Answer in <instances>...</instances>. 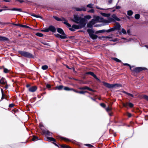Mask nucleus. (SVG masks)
<instances>
[{"label":"nucleus","instance_id":"obj_1","mask_svg":"<svg viewBox=\"0 0 148 148\" xmlns=\"http://www.w3.org/2000/svg\"><path fill=\"white\" fill-rule=\"evenodd\" d=\"M116 25L114 26L113 27L110 28L108 30L102 29L101 30L97 31L95 32V34H97L99 33L104 32H106L107 33H109L110 32H113L115 30H117L119 31L121 30V25L119 23L117 22H115Z\"/></svg>","mask_w":148,"mask_h":148},{"label":"nucleus","instance_id":"obj_2","mask_svg":"<svg viewBox=\"0 0 148 148\" xmlns=\"http://www.w3.org/2000/svg\"><path fill=\"white\" fill-rule=\"evenodd\" d=\"M73 19L71 18H70L71 21L77 24H86L87 20L85 18L76 14L73 15Z\"/></svg>","mask_w":148,"mask_h":148},{"label":"nucleus","instance_id":"obj_3","mask_svg":"<svg viewBox=\"0 0 148 148\" xmlns=\"http://www.w3.org/2000/svg\"><path fill=\"white\" fill-rule=\"evenodd\" d=\"M56 29L57 32L62 35L57 34L55 35V36L56 37L61 39H66L68 38V37L62 29L60 28H57Z\"/></svg>","mask_w":148,"mask_h":148},{"label":"nucleus","instance_id":"obj_4","mask_svg":"<svg viewBox=\"0 0 148 148\" xmlns=\"http://www.w3.org/2000/svg\"><path fill=\"white\" fill-rule=\"evenodd\" d=\"M18 53L21 56L28 58H34L33 55L31 53L25 51H18Z\"/></svg>","mask_w":148,"mask_h":148},{"label":"nucleus","instance_id":"obj_5","mask_svg":"<svg viewBox=\"0 0 148 148\" xmlns=\"http://www.w3.org/2000/svg\"><path fill=\"white\" fill-rule=\"evenodd\" d=\"M79 25H73L72 26V28H69V29L72 31L74 32L75 31V29H82L85 27L86 24H79Z\"/></svg>","mask_w":148,"mask_h":148},{"label":"nucleus","instance_id":"obj_6","mask_svg":"<svg viewBox=\"0 0 148 148\" xmlns=\"http://www.w3.org/2000/svg\"><path fill=\"white\" fill-rule=\"evenodd\" d=\"M103 83L105 86L109 88H112L115 87L121 86V84H110L105 82H103Z\"/></svg>","mask_w":148,"mask_h":148},{"label":"nucleus","instance_id":"obj_7","mask_svg":"<svg viewBox=\"0 0 148 148\" xmlns=\"http://www.w3.org/2000/svg\"><path fill=\"white\" fill-rule=\"evenodd\" d=\"M87 31L90 37L92 39L95 40L98 38V36L97 35L93 34L94 31L92 29H87Z\"/></svg>","mask_w":148,"mask_h":148},{"label":"nucleus","instance_id":"obj_8","mask_svg":"<svg viewBox=\"0 0 148 148\" xmlns=\"http://www.w3.org/2000/svg\"><path fill=\"white\" fill-rule=\"evenodd\" d=\"M147 70V68L144 67H136L132 69L131 70L132 73H138L144 70Z\"/></svg>","mask_w":148,"mask_h":148},{"label":"nucleus","instance_id":"obj_9","mask_svg":"<svg viewBox=\"0 0 148 148\" xmlns=\"http://www.w3.org/2000/svg\"><path fill=\"white\" fill-rule=\"evenodd\" d=\"M111 17H109L108 18V21L109 23L113 22H115V21H121V19L118 18L116 16V15L114 14H113L111 15Z\"/></svg>","mask_w":148,"mask_h":148},{"label":"nucleus","instance_id":"obj_10","mask_svg":"<svg viewBox=\"0 0 148 148\" xmlns=\"http://www.w3.org/2000/svg\"><path fill=\"white\" fill-rule=\"evenodd\" d=\"M56 29L54 26L52 25H50L48 28L43 30L42 31L45 32H48L49 31H51L53 33H55L56 32Z\"/></svg>","mask_w":148,"mask_h":148},{"label":"nucleus","instance_id":"obj_11","mask_svg":"<svg viewBox=\"0 0 148 148\" xmlns=\"http://www.w3.org/2000/svg\"><path fill=\"white\" fill-rule=\"evenodd\" d=\"M6 10H12V11H17L20 12H22V10L21 8H13L12 9H0V12H1L3 11H5Z\"/></svg>","mask_w":148,"mask_h":148},{"label":"nucleus","instance_id":"obj_12","mask_svg":"<svg viewBox=\"0 0 148 148\" xmlns=\"http://www.w3.org/2000/svg\"><path fill=\"white\" fill-rule=\"evenodd\" d=\"M23 2H25L27 4H29L32 3V2L29 1H15L14 5H19L20 3H21Z\"/></svg>","mask_w":148,"mask_h":148},{"label":"nucleus","instance_id":"obj_13","mask_svg":"<svg viewBox=\"0 0 148 148\" xmlns=\"http://www.w3.org/2000/svg\"><path fill=\"white\" fill-rule=\"evenodd\" d=\"M0 84L3 85H5V86L4 87L5 88L7 89L8 88V86L7 84V82L5 78L2 77L1 79V82Z\"/></svg>","mask_w":148,"mask_h":148},{"label":"nucleus","instance_id":"obj_14","mask_svg":"<svg viewBox=\"0 0 148 148\" xmlns=\"http://www.w3.org/2000/svg\"><path fill=\"white\" fill-rule=\"evenodd\" d=\"M78 89L79 90H88L89 91L94 92L95 91L92 89L88 87L85 86L83 87H79L78 88Z\"/></svg>","mask_w":148,"mask_h":148},{"label":"nucleus","instance_id":"obj_15","mask_svg":"<svg viewBox=\"0 0 148 148\" xmlns=\"http://www.w3.org/2000/svg\"><path fill=\"white\" fill-rule=\"evenodd\" d=\"M9 40L8 38L0 36V41L8 42Z\"/></svg>","mask_w":148,"mask_h":148},{"label":"nucleus","instance_id":"obj_16","mask_svg":"<svg viewBox=\"0 0 148 148\" xmlns=\"http://www.w3.org/2000/svg\"><path fill=\"white\" fill-rule=\"evenodd\" d=\"M37 87L36 86H32L29 88L28 89V90L30 92H34L36 91L37 90Z\"/></svg>","mask_w":148,"mask_h":148},{"label":"nucleus","instance_id":"obj_17","mask_svg":"<svg viewBox=\"0 0 148 148\" xmlns=\"http://www.w3.org/2000/svg\"><path fill=\"white\" fill-rule=\"evenodd\" d=\"M12 24L14 25L17 26H19L20 27H21L24 28H30V27H29L25 25H23L22 24H15V23H13Z\"/></svg>","mask_w":148,"mask_h":148},{"label":"nucleus","instance_id":"obj_18","mask_svg":"<svg viewBox=\"0 0 148 148\" xmlns=\"http://www.w3.org/2000/svg\"><path fill=\"white\" fill-rule=\"evenodd\" d=\"M58 139H60L61 140H64L66 142H72L70 140L65 137L59 136L58 138Z\"/></svg>","mask_w":148,"mask_h":148},{"label":"nucleus","instance_id":"obj_19","mask_svg":"<svg viewBox=\"0 0 148 148\" xmlns=\"http://www.w3.org/2000/svg\"><path fill=\"white\" fill-rule=\"evenodd\" d=\"M22 12H25V13H27L28 14H29L31 16H34V17H35L37 18H41V19H42V17L41 16H40L36 15L35 14H34V13H33V14H30L29 13H28V12H23L22 11Z\"/></svg>","mask_w":148,"mask_h":148},{"label":"nucleus","instance_id":"obj_20","mask_svg":"<svg viewBox=\"0 0 148 148\" xmlns=\"http://www.w3.org/2000/svg\"><path fill=\"white\" fill-rule=\"evenodd\" d=\"M47 140L51 142L52 143L53 142H56V140L53 137H47Z\"/></svg>","mask_w":148,"mask_h":148},{"label":"nucleus","instance_id":"obj_21","mask_svg":"<svg viewBox=\"0 0 148 148\" xmlns=\"http://www.w3.org/2000/svg\"><path fill=\"white\" fill-rule=\"evenodd\" d=\"M42 132L45 136H50V132L48 130H42Z\"/></svg>","mask_w":148,"mask_h":148},{"label":"nucleus","instance_id":"obj_22","mask_svg":"<svg viewBox=\"0 0 148 148\" xmlns=\"http://www.w3.org/2000/svg\"><path fill=\"white\" fill-rule=\"evenodd\" d=\"M63 21H64V22L63 23L67 26L68 27H69V28H71V24L67 22V21L65 18H63Z\"/></svg>","mask_w":148,"mask_h":148},{"label":"nucleus","instance_id":"obj_23","mask_svg":"<svg viewBox=\"0 0 148 148\" xmlns=\"http://www.w3.org/2000/svg\"><path fill=\"white\" fill-rule=\"evenodd\" d=\"M60 146L62 148H71L69 145L65 144H60Z\"/></svg>","mask_w":148,"mask_h":148},{"label":"nucleus","instance_id":"obj_24","mask_svg":"<svg viewBox=\"0 0 148 148\" xmlns=\"http://www.w3.org/2000/svg\"><path fill=\"white\" fill-rule=\"evenodd\" d=\"M86 75H90L93 76L94 77L96 75L93 72L91 71H89L85 73Z\"/></svg>","mask_w":148,"mask_h":148},{"label":"nucleus","instance_id":"obj_25","mask_svg":"<svg viewBox=\"0 0 148 148\" xmlns=\"http://www.w3.org/2000/svg\"><path fill=\"white\" fill-rule=\"evenodd\" d=\"M86 75H90L93 76L94 77L96 75L93 72L91 71H89L85 73Z\"/></svg>","mask_w":148,"mask_h":148},{"label":"nucleus","instance_id":"obj_26","mask_svg":"<svg viewBox=\"0 0 148 148\" xmlns=\"http://www.w3.org/2000/svg\"><path fill=\"white\" fill-rule=\"evenodd\" d=\"M109 132L110 134H113L114 136H116V133L114 132V130L111 129L109 130Z\"/></svg>","mask_w":148,"mask_h":148},{"label":"nucleus","instance_id":"obj_27","mask_svg":"<svg viewBox=\"0 0 148 148\" xmlns=\"http://www.w3.org/2000/svg\"><path fill=\"white\" fill-rule=\"evenodd\" d=\"M101 14L102 16L105 17H109L110 16V14L109 13L107 14L101 12Z\"/></svg>","mask_w":148,"mask_h":148},{"label":"nucleus","instance_id":"obj_28","mask_svg":"<svg viewBox=\"0 0 148 148\" xmlns=\"http://www.w3.org/2000/svg\"><path fill=\"white\" fill-rule=\"evenodd\" d=\"M122 92L123 93H124V94H126V95H127L129 96H130L132 97H134V96L133 95L131 94H130V93H129L127 92H126L125 91H123Z\"/></svg>","mask_w":148,"mask_h":148},{"label":"nucleus","instance_id":"obj_29","mask_svg":"<svg viewBox=\"0 0 148 148\" xmlns=\"http://www.w3.org/2000/svg\"><path fill=\"white\" fill-rule=\"evenodd\" d=\"M63 88L64 90L66 91H71L73 90V88H70L67 86L64 87Z\"/></svg>","mask_w":148,"mask_h":148},{"label":"nucleus","instance_id":"obj_30","mask_svg":"<svg viewBox=\"0 0 148 148\" xmlns=\"http://www.w3.org/2000/svg\"><path fill=\"white\" fill-rule=\"evenodd\" d=\"M64 88V86L63 85H60L56 87V88L58 90H62Z\"/></svg>","mask_w":148,"mask_h":148},{"label":"nucleus","instance_id":"obj_31","mask_svg":"<svg viewBox=\"0 0 148 148\" xmlns=\"http://www.w3.org/2000/svg\"><path fill=\"white\" fill-rule=\"evenodd\" d=\"M38 140H39V139H38V137L37 136H33V137L32 139V141H35Z\"/></svg>","mask_w":148,"mask_h":148},{"label":"nucleus","instance_id":"obj_32","mask_svg":"<svg viewBox=\"0 0 148 148\" xmlns=\"http://www.w3.org/2000/svg\"><path fill=\"white\" fill-rule=\"evenodd\" d=\"M53 18L55 19L56 20L58 21H63V20H62L60 18H58V17L56 16H53Z\"/></svg>","mask_w":148,"mask_h":148},{"label":"nucleus","instance_id":"obj_33","mask_svg":"<svg viewBox=\"0 0 148 148\" xmlns=\"http://www.w3.org/2000/svg\"><path fill=\"white\" fill-rule=\"evenodd\" d=\"M112 59L113 60L116 61L117 62H120V63L121 62V60H120L117 58H112Z\"/></svg>","mask_w":148,"mask_h":148},{"label":"nucleus","instance_id":"obj_34","mask_svg":"<svg viewBox=\"0 0 148 148\" xmlns=\"http://www.w3.org/2000/svg\"><path fill=\"white\" fill-rule=\"evenodd\" d=\"M48 68V66L47 65H43L42 66L41 68L43 70H47Z\"/></svg>","mask_w":148,"mask_h":148},{"label":"nucleus","instance_id":"obj_35","mask_svg":"<svg viewBox=\"0 0 148 148\" xmlns=\"http://www.w3.org/2000/svg\"><path fill=\"white\" fill-rule=\"evenodd\" d=\"M85 93H89V94H90V92H88V91H79V94H84Z\"/></svg>","mask_w":148,"mask_h":148},{"label":"nucleus","instance_id":"obj_36","mask_svg":"<svg viewBox=\"0 0 148 148\" xmlns=\"http://www.w3.org/2000/svg\"><path fill=\"white\" fill-rule=\"evenodd\" d=\"M123 65L124 66H128L130 67V70H131L134 67V66H131L130 64H127V63H124L123 64Z\"/></svg>","mask_w":148,"mask_h":148},{"label":"nucleus","instance_id":"obj_37","mask_svg":"<svg viewBox=\"0 0 148 148\" xmlns=\"http://www.w3.org/2000/svg\"><path fill=\"white\" fill-rule=\"evenodd\" d=\"M133 13V11L132 10H130L127 11V14L128 15L130 16H132Z\"/></svg>","mask_w":148,"mask_h":148},{"label":"nucleus","instance_id":"obj_38","mask_svg":"<svg viewBox=\"0 0 148 148\" xmlns=\"http://www.w3.org/2000/svg\"><path fill=\"white\" fill-rule=\"evenodd\" d=\"M36 35L39 37H42L43 36V35L42 34L39 33V32H38L36 34Z\"/></svg>","mask_w":148,"mask_h":148},{"label":"nucleus","instance_id":"obj_39","mask_svg":"<svg viewBox=\"0 0 148 148\" xmlns=\"http://www.w3.org/2000/svg\"><path fill=\"white\" fill-rule=\"evenodd\" d=\"M93 25L90 23L89 22L87 25V26L88 27L92 28V27Z\"/></svg>","mask_w":148,"mask_h":148},{"label":"nucleus","instance_id":"obj_40","mask_svg":"<svg viewBox=\"0 0 148 148\" xmlns=\"http://www.w3.org/2000/svg\"><path fill=\"white\" fill-rule=\"evenodd\" d=\"M98 38H99V39H101V38H112V37H110V36L105 37V36H98Z\"/></svg>","mask_w":148,"mask_h":148},{"label":"nucleus","instance_id":"obj_41","mask_svg":"<svg viewBox=\"0 0 148 148\" xmlns=\"http://www.w3.org/2000/svg\"><path fill=\"white\" fill-rule=\"evenodd\" d=\"M140 15L139 14H136L134 16L135 18L136 19H138L140 18Z\"/></svg>","mask_w":148,"mask_h":148},{"label":"nucleus","instance_id":"obj_42","mask_svg":"<svg viewBox=\"0 0 148 148\" xmlns=\"http://www.w3.org/2000/svg\"><path fill=\"white\" fill-rule=\"evenodd\" d=\"M106 111L108 112H111L112 110V108H110L109 106L106 108Z\"/></svg>","mask_w":148,"mask_h":148},{"label":"nucleus","instance_id":"obj_43","mask_svg":"<svg viewBox=\"0 0 148 148\" xmlns=\"http://www.w3.org/2000/svg\"><path fill=\"white\" fill-rule=\"evenodd\" d=\"M128 106L130 108H132L134 107V105L131 102H129L128 103Z\"/></svg>","mask_w":148,"mask_h":148},{"label":"nucleus","instance_id":"obj_44","mask_svg":"<svg viewBox=\"0 0 148 148\" xmlns=\"http://www.w3.org/2000/svg\"><path fill=\"white\" fill-rule=\"evenodd\" d=\"M10 71V70H8L6 68H4L3 70V72L5 73H7L9 72Z\"/></svg>","mask_w":148,"mask_h":148},{"label":"nucleus","instance_id":"obj_45","mask_svg":"<svg viewBox=\"0 0 148 148\" xmlns=\"http://www.w3.org/2000/svg\"><path fill=\"white\" fill-rule=\"evenodd\" d=\"M96 21V20L94 18L92 19L91 21H90L89 22H90L91 23L92 25H93L95 23V21Z\"/></svg>","mask_w":148,"mask_h":148},{"label":"nucleus","instance_id":"obj_46","mask_svg":"<svg viewBox=\"0 0 148 148\" xmlns=\"http://www.w3.org/2000/svg\"><path fill=\"white\" fill-rule=\"evenodd\" d=\"M143 98L144 99H145L147 101H148V96L146 95H144L143 96Z\"/></svg>","mask_w":148,"mask_h":148},{"label":"nucleus","instance_id":"obj_47","mask_svg":"<svg viewBox=\"0 0 148 148\" xmlns=\"http://www.w3.org/2000/svg\"><path fill=\"white\" fill-rule=\"evenodd\" d=\"M93 5L92 4L90 3L87 5V7L92 8H93Z\"/></svg>","mask_w":148,"mask_h":148},{"label":"nucleus","instance_id":"obj_48","mask_svg":"<svg viewBox=\"0 0 148 148\" xmlns=\"http://www.w3.org/2000/svg\"><path fill=\"white\" fill-rule=\"evenodd\" d=\"M100 105L101 107L104 108H105L106 106V105L104 103H101Z\"/></svg>","mask_w":148,"mask_h":148},{"label":"nucleus","instance_id":"obj_49","mask_svg":"<svg viewBox=\"0 0 148 148\" xmlns=\"http://www.w3.org/2000/svg\"><path fill=\"white\" fill-rule=\"evenodd\" d=\"M91 16L90 15H86L84 16V18L87 19H89L91 18Z\"/></svg>","mask_w":148,"mask_h":148},{"label":"nucleus","instance_id":"obj_50","mask_svg":"<svg viewBox=\"0 0 148 148\" xmlns=\"http://www.w3.org/2000/svg\"><path fill=\"white\" fill-rule=\"evenodd\" d=\"M122 105L123 107L127 108V106H128V103L127 102L126 103H122Z\"/></svg>","mask_w":148,"mask_h":148},{"label":"nucleus","instance_id":"obj_51","mask_svg":"<svg viewBox=\"0 0 148 148\" xmlns=\"http://www.w3.org/2000/svg\"><path fill=\"white\" fill-rule=\"evenodd\" d=\"M121 32L125 34H127L126 30L123 28L122 29Z\"/></svg>","mask_w":148,"mask_h":148},{"label":"nucleus","instance_id":"obj_52","mask_svg":"<svg viewBox=\"0 0 148 148\" xmlns=\"http://www.w3.org/2000/svg\"><path fill=\"white\" fill-rule=\"evenodd\" d=\"M32 5L34 6H38V7L42 6V5L37 3H34Z\"/></svg>","mask_w":148,"mask_h":148},{"label":"nucleus","instance_id":"obj_53","mask_svg":"<svg viewBox=\"0 0 148 148\" xmlns=\"http://www.w3.org/2000/svg\"><path fill=\"white\" fill-rule=\"evenodd\" d=\"M119 1H118L117 3L116 4V7H115V8L116 9H120L121 8V7L120 6H117V5L118 3L119 2Z\"/></svg>","mask_w":148,"mask_h":148},{"label":"nucleus","instance_id":"obj_54","mask_svg":"<svg viewBox=\"0 0 148 148\" xmlns=\"http://www.w3.org/2000/svg\"><path fill=\"white\" fill-rule=\"evenodd\" d=\"M15 104L14 103H12L10 104L9 105V108H12L14 106H15Z\"/></svg>","mask_w":148,"mask_h":148},{"label":"nucleus","instance_id":"obj_55","mask_svg":"<svg viewBox=\"0 0 148 148\" xmlns=\"http://www.w3.org/2000/svg\"><path fill=\"white\" fill-rule=\"evenodd\" d=\"M75 10L77 11H82L81 8H75Z\"/></svg>","mask_w":148,"mask_h":148},{"label":"nucleus","instance_id":"obj_56","mask_svg":"<svg viewBox=\"0 0 148 148\" xmlns=\"http://www.w3.org/2000/svg\"><path fill=\"white\" fill-rule=\"evenodd\" d=\"M12 112H14V113L17 112L18 111V110L17 109H14L12 110Z\"/></svg>","mask_w":148,"mask_h":148},{"label":"nucleus","instance_id":"obj_57","mask_svg":"<svg viewBox=\"0 0 148 148\" xmlns=\"http://www.w3.org/2000/svg\"><path fill=\"white\" fill-rule=\"evenodd\" d=\"M94 10L93 9H91L90 10H88V12H90V13H93L94 12Z\"/></svg>","mask_w":148,"mask_h":148},{"label":"nucleus","instance_id":"obj_58","mask_svg":"<svg viewBox=\"0 0 148 148\" xmlns=\"http://www.w3.org/2000/svg\"><path fill=\"white\" fill-rule=\"evenodd\" d=\"M85 145L90 148H92L94 147L93 146L91 145L90 144H86Z\"/></svg>","mask_w":148,"mask_h":148},{"label":"nucleus","instance_id":"obj_59","mask_svg":"<svg viewBox=\"0 0 148 148\" xmlns=\"http://www.w3.org/2000/svg\"><path fill=\"white\" fill-rule=\"evenodd\" d=\"M55 142H52V143L54 145L56 146L59 147V145H60V144L58 145V144H57Z\"/></svg>","mask_w":148,"mask_h":148},{"label":"nucleus","instance_id":"obj_60","mask_svg":"<svg viewBox=\"0 0 148 148\" xmlns=\"http://www.w3.org/2000/svg\"><path fill=\"white\" fill-rule=\"evenodd\" d=\"M55 142H52V143L54 145L56 146L59 147V145H60V144L58 145V144H57Z\"/></svg>","mask_w":148,"mask_h":148},{"label":"nucleus","instance_id":"obj_61","mask_svg":"<svg viewBox=\"0 0 148 148\" xmlns=\"http://www.w3.org/2000/svg\"><path fill=\"white\" fill-rule=\"evenodd\" d=\"M72 90L74 92L76 93H79V91H78L77 90H76L73 88V90Z\"/></svg>","mask_w":148,"mask_h":148},{"label":"nucleus","instance_id":"obj_62","mask_svg":"<svg viewBox=\"0 0 148 148\" xmlns=\"http://www.w3.org/2000/svg\"><path fill=\"white\" fill-rule=\"evenodd\" d=\"M44 127L43 125L41 123H40L39 124V127H40V128L41 129V130H43L42 129V127Z\"/></svg>","mask_w":148,"mask_h":148},{"label":"nucleus","instance_id":"obj_63","mask_svg":"<svg viewBox=\"0 0 148 148\" xmlns=\"http://www.w3.org/2000/svg\"><path fill=\"white\" fill-rule=\"evenodd\" d=\"M127 116L129 118H130L132 116V114L129 112H127Z\"/></svg>","mask_w":148,"mask_h":148},{"label":"nucleus","instance_id":"obj_64","mask_svg":"<svg viewBox=\"0 0 148 148\" xmlns=\"http://www.w3.org/2000/svg\"><path fill=\"white\" fill-rule=\"evenodd\" d=\"M46 87L47 88H49L51 87V85L50 84H47L46 85Z\"/></svg>","mask_w":148,"mask_h":148}]
</instances>
